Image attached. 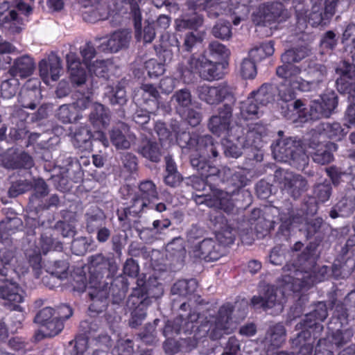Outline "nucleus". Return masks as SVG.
Instances as JSON below:
<instances>
[{
  "mask_svg": "<svg viewBox=\"0 0 355 355\" xmlns=\"http://www.w3.org/2000/svg\"><path fill=\"white\" fill-rule=\"evenodd\" d=\"M21 225V220L17 217L6 218L0 222V242L9 245L10 235Z\"/></svg>",
  "mask_w": 355,
  "mask_h": 355,
  "instance_id": "72a5a7b5",
  "label": "nucleus"
},
{
  "mask_svg": "<svg viewBox=\"0 0 355 355\" xmlns=\"http://www.w3.org/2000/svg\"><path fill=\"white\" fill-rule=\"evenodd\" d=\"M196 149L194 151L195 154H200V155L208 158L218 157L217 144L214 142L211 136L198 135Z\"/></svg>",
  "mask_w": 355,
  "mask_h": 355,
  "instance_id": "c85d7f7f",
  "label": "nucleus"
},
{
  "mask_svg": "<svg viewBox=\"0 0 355 355\" xmlns=\"http://www.w3.org/2000/svg\"><path fill=\"white\" fill-rule=\"evenodd\" d=\"M305 64L304 71L306 73V78L297 75V80L301 83L302 92H317L321 89L326 80L327 73L326 67L312 60H306Z\"/></svg>",
  "mask_w": 355,
  "mask_h": 355,
  "instance_id": "9b49d317",
  "label": "nucleus"
},
{
  "mask_svg": "<svg viewBox=\"0 0 355 355\" xmlns=\"http://www.w3.org/2000/svg\"><path fill=\"white\" fill-rule=\"evenodd\" d=\"M251 94L256 102L261 107L266 106L275 101L273 88L270 85L263 84L257 91L252 92Z\"/></svg>",
  "mask_w": 355,
  "mask_h": 355,
  "instance_id": "37998d69",
  "label": "nucleus"
},
{
  "mask_svg": "<svg viewBox=\"0 0 355 355\" xmlns=\"http://www.w3.org/2000/svg\"><path fill=\"white\" fill-rule=\"evenodd\" d=\"M139 198L142 200H152L158 198L156 186L152 181L146 180L140 184Z\"/></svg>",
  "mask_w": 355,
  "mask_h": 355,
  "instance_id": "0e129e2a",
  "label": "nucleus"
},
{
  "mask_svg": "<svg viewBox=\"0 0 355 355\" xmlns=\"http://www.w3.org/2000/svg\"><path fill=\"white\" fill-rule=\"evenodd\" d=\"M261 210L260 209H254L252 211V216L250 219L252 225L254 223V229L256 231L257 236H264L269 232L270 228L272 227V221L270 220H265L261 217Z\"/></svg>",
  "mask_w": 355,
  "mask_h": 355,
  "instance_id": "a19ab883",
  "label": "nucleus"
},
{
  "mask_svg": "<svg viewBox=\"0 0 355 355\" xmlns=\"http://www.w3.org/2000/svg\"><path fill=\"white\" fill-rule=\"evenodd\" d=\"M63 327L62 321L58 320V317H53L50 321L40 325L35 334V338L40 340L44 337L55 336L62 330Z\"/></svg>",
  "mask_w": 355,
  "mask_h": 355,
  "instance_id": "473e14b6",
  "label": "nucleus"
},
{
  "mask_svg": "<svg viewBox=\"0 0 355 355\" xmlns=\"http://www.w3.org/2000/svg\"><path fill=\"white\" fill-rule=\"evenodd\" d=\"M131 34L127 30L114 32L108 39L103 41L98 46V49L104 53H116L128 46Z\"/></svg>",
  "mask_w": 355,
  "mask_h": 355,
  "instance_id": "6ab92c4d",
  "label": "nucleus"
},
{
  "mask_svg": "<svg viewBox=\"0 0 355 355\" xmlns=\"http://www.w3.org/2000/svg\"><path fill=\"white\" fill-rule=\"evenodd\" d=\"M261 105L256 102L254 98L251 95L245 101L241 103V114L245 119H248L251 116L257 115L259 112Z\"/></svg>",
  "mask_w": 355,
  "mask_h": 355,
  "instance_id": "6e6d98bb",
  "label": "nucleus"
},
{
  "mask_svg": "<svg viewBox=\"0 0 355 355\" xmlns=\"http://www.w3.org/2000/svg\"><path fill=\"white\" fill-rule=\"evenodd\" d=\"M38 67L40 76L46 83L50 78L53 81L58 80L62 71V60L53 52L39 62Z\"/></svg>",
  "mask_w": 355,
  "mask_h": 355,
  "instance_id": "f3484780",
  "label": "nucleus"
},
{
  "mask_svg": "<svg viewBox=\"0 0 355 355\" xmlns=\"http://www.w3.org/2000/svg\"><path fill=\"white\" fill-rule=\"evenodd\" d=\"M137 151L152 162L157 163L161 160L162 150L159 144L146 135L141 136Z\"/></svg>",
  "mask_w": 355,
  "mask_h": 355,
  "instance_id": "b1692460",
  "label": "nucleus"
},
{
  "mask_svg": "<svg viewBox=\"0 0 355 355\" xmlns=\"http://www.w3.org/2000/svg\"><path fill=\"white\" fill-rule=\"evenodd\" d=\"M284 6L281 3L272 2L263 4L259 8L260 17L264 21H271L278 19L282 15Z\"/></svg>",
  "mask_w": 355,
  "mask_h": 355,
  "instance_id": "4c0bfd02",
  "label": "nucleus"
},
{
  "mask_svg": "<svg viewBox=\"0 0 355 355\" xmlns=\"http://www.w3.org/2000/svg\"><path fill=\"white\" fill-rule=\"evenodd\" d=\"M338 105V97L334 94L324 96L311 102L309 115L311 119L328 118Z\"/></svg>",
  "mask_w": 355,
  "mask_h": 355,
  "instance_id": "a211bd4d",
  "label": "nucleus"
},
{
  "mask_svg": "<svg viewBox=\"0 0 355 355\" xmlns=\"http://www.w3.org/2000/svg\"><path fill=\"white\" fill-rule=\"evenodd\" d=\"M1 165L7 169H30L34 165L33 157L26 152L10 148L3 153Z\"/></svg>",
  "mask_w": 355,
  "mask_h": 355,
  "instance_id": "4468645a",
  "label": "nucleus"
},
{
  "mask_svg": "<svg viewBox=\"0 0 355 355\" xmlns=\"http://www.w3.org/2000/svg\"><path fill=\"white\" fill-rule=\"evenodd\" d=\"M308 55V49L303 46L288 49L282 55V61L284 64L280 67H297L293 64L300 62Z\"/></svg>",
  "mask_w": 355,
  "mask_h": 355,
  "instance_id": "f704fd0d",
  "label": "nucleus"
},
{
  "mask_svg": "<svg viewBox=\"0 0 355 355\" xmlns=\"http://www.w3.org/2000/svg\"><path fill=\"white\" fill-rule=\"evenodd\" d=\"M205 33L200 31H190L184 37L182 48L187 52L192 51L193 49L204 40Z\"/></svg>",
  "mask_w": 355,
  "mask_h": 355,
  "instance_id": "5fc2aeb1",
  "label": "nucleus"
},
{
  "mask_svg": "<svg viewBox=\"0 0 355 355\" xmlns=\"http://www.w3.org/2000/svg\"><path fill=\"white\" fill-rule=\"evenodd\" d=\"M104 257L101 254H96L90 258V276L88 283L85 282L83 275H79L73 284V290L78 292H84L86 288L89 291V295L92 304L89 310L92 312H102L107 306V300L110 293V282L102 281L103 275L101 272L96 273V268L103 263Z\"/></svg>",
  "mask_w": 355,
  "mask_h": 355,
  "instance_id": "39448f33",
  "label": "nucleus"
},
{
  "mask_svg": "<svg viewBox=\"0 0 355 355\" xmlns=\"http://www.w3.org/2000/svg\"><path fill=\"white\" fill-rule=\"evenodd\" d=\"M230 123L223 121L217 115L212 116L208 123L209 130L218 136L225 134L230 128Z\"/></svg>",
  "mask_w": 355,
  "mask_h": 355,
  "instance_id": "680f3d73",
  "label": "nucleus"
},
{
  "mask_svg": "<svg viewBox=\"0 0 355 355\" xmlns=\"http://www.w3.org/2000/svg\"><path fill=\"white\" fill-rule=\"evenodd\" d=\"M247 178L241 173H234L230 180V184L232 185V188L229 187L225 190H222L218 188H211L209 186L211 194L209 198L206 200H228L234 195L239 193L241 189L245 185Z\"/></svg>",
  "mask_w": 355,
  "mask_h": 355,
  "instance_id": "412c9836",
  "label": "nucleus"
},
{
  "mask_svg": "<svg viewBox=\"0 0 355 355\" xmlns=\"http://www.w3.org/2000/svg\"><path fill=\"white\" fill-rule=\"evenodd\" d=\"M198 134L196 132H182L177 135V141L184 154L194 153L198 144Z\"/></svg>",
  "mask_w": 355,
  "mask_h": 355,
  "instance_id": "e433bc0d",
  "label": "nucleus"
},
{
  "mask_svg": "<svg viewBox=\"0 0 355 355\" xmlns=\"http://www.w3.org/2000/svg\"><path fill=\"white\" fill-rule=\"evenodd\" d=\"M352 336L353 334L350 329L342 330L338 329L335 332H332L331 335L329 336L326 339L330 344H333L334 347H339L348 343Z\"/></svg>",
  "mask_w": 355,
  "mask_h": 355,
  "instance_id": "864d4df0",
  "label": "nucleus"
},
{
  "mask_svg": "<svg viewBox=\"0 0 355 355\" xmlns=\"http://www.w3.org/2000/svg\"><path fill=\"white\" fill-rule=\"evenodd\" d=\"M266 341L271 346L278 347L286 340V329L281 323L269 327L266 335Z\"/></svg>",
  "mask_w": 355,
  "mask_h": 355,
  "instance_id": "c9c22d12",
  "label": "nucleus"
},
{
  "mask_svg": "<svg viewBox=\"0 0 355 355\" xmlns=\"http://www.w3.org/2000/svg\"><path fill=\"white\" fill-rule=\"evenodd\" d=\"M62 169V178L60 182L65 184L67 180H70L74 182H78L82 180L83 172L81 171L80 164L78 160L71 157L63 160Z\"/></svg>",
  "mask_w": 355,
  "mask_h": 355,
  "instance_id": "bb28decb",
  "label": "nucleus"
},
{
  "mask_svg": "<svg viewBox=\"0 0 355 355\" xmlns=\"http://www.w3.org/2000/svg\"><path fill=\"white\" fill-rule=\"evenodd\" d=\"M332 145L333 144L320 146V148H317L312 153L311 157L313 162L320 165H325L331 162L334 159V155L330 146Z\"/></svg>",
  "mask_w": 355,
  "mask_h": 355,
  "instance_id": "de8ad7c7",
  "label": "nucleus"
},
{
  "mask_svg": "<svg viewBox=\"0 0 355 355\" xmlns=\"http://www.w3.org/2000/svg\"><path fill=\"white\" fill-rule=\"evenodd\" d=\"M302 69L300 67H278L276 74L283 79L277 86L278 96L284 103H289L295 99L296 90L302 92L301 83L297 80Z\"/></svg>",
  "mask_w": 355,
  "mask_h": 355,
  "instance_id": "9d476101",
  "label": "nucleus"
},
{
  "mask_svg": "<svg viewBox=\"0 0 355 355\" xmlns=\"http://www.w3.org/2000/svg\"><path fill=\"white\" fill-rule=\"evenodd\" d=\"M89 120L93 126L98 129L106 128L110 120L109 110L102 104L94 103L92 105Z\"/></svg>",
  "mask_w": 355,
  "mask_h": 355,
  "instance_id": "c756f323",
  "label": "nucleus"
},
{
  "mask_svg": "<svg viewBox=\"0 0 355 355\" xmlns=\"http://www.w3.org/2000/svg\"><path fill=\"white\" fill-rule=\"evenodd\" d=\"M92 133L86 127H80L74 132L73 144L81 150H88L92 147Z\"/></svg>",
  "mask_w": 355,
  "mask_h": 355,
  "instance_id": "ea45409f",
  "label": "nucleus"
},
{
  "mask_svg": "<svg viewBox=\"0 0 355 355\" xmlns=\"http://www.w3.org/2000/svg\"><path fill=\"white\" fill-rule=\"evenodd\" d=\"M171 102L175 105L176 111L181 114L185 112L193 102V97L189 89L184 88L175 91L171 98Z\"/></svg>",
  "mask_w": 355,
  "mask_h": 355,
  "instance_id": "2f4dec72",
  "label": "nucleus"
},
{
  "mask_svg": "<svg viewBox=\"0 0 355 355\" xmlns=\"http://www.w3.org/2000/svg\"><path fill=\"white\" fill-rule=\"evenodd\" d=\"M315 255V247L307 246L306 252L298 257L297 266L287 263L283 268L278 287L264 286L259 295L252 297L251 305L266 311L272 309L271 314H279L291 293L304 292L327 280L330 276V270L326 266L317 264Z\"/></svg>",
  "mask_w": 355,
  "mask_h": 355,
  "instance_id": "f257e3e1",
  "label": "nucleus"
},
{
  "mask_svg": "<svg viewBox=\"0 0 355 355\" xmlns=\"http://www.w3.org/2000/svg\"><path fill=\"white\" fill-rule=\"evenodd\" d=\"M37 89H24L19 93V102L21 106L34 110L36 107Z\"/></svg>",
  "mask_w": 355,
  "mask_h": 355,
  "instance_id": "bf43d9fd",
  "label": "nucleus"
},
{
  "mask_svg": "<svg viewBox=\"0 0 355 355\" xmlns=\"http://www.w3.org/2000/svg\"><path fill=\"white\" fill-rule=\"evenodd\" d=\"M336 73L339 74V78H345L349 79L355 78V65L352 64L345 60L341 61L336 69Z\"/></svg>",
  "mask_w": 355,
  "mask_h": 355,
  "instance_id": "774afa93",
  "label": "nucleus"
},
{
  "mask_svg": "<svg viewBox=\"0 0 355 355\" xmlns=\"http://www.w3.org/2000/svg\"><path fill=\"white\" fill-rule=\"evenodd\" d=\"M143 32L141 31V22L140 26L138 28H135V37L138 41L143 40L145 43H150L155 37V26L153 24H150L146 21Z\"/></svg>",
  "mask_w": 355,
  "mask_h": 355,
  "instance_id": "052dcab7",
  "label": "nucleus"
},
{
  "mask_svg": "<svg viewBox=\"0 0 355 355\" xmlns=\"http://www.w3.org/2000/svg\"><path fill=\"white\" fill-rule=\"evenodd\" d=\"M212 35L220 40H228L232 36L231 25L229 22L220 21L212 28Z\"/></svg>",
  "mask_w": 355,
  "mask_h": 355,
  "instance_id": "69168bd1",
  "label": "nucleus"
},
{
  "mask_svg": "<svg viewBox=\"0 0 355 355\" xmlns=\"http://www.w3.org/2000/svg\"><path fill=\"white\" fill-rule=\"evenodd\" d=\"M197 282L195 279L179 280L176 282L171 288L173 295H179L180 296H187L191 295L196 291Z\"/></svg>",
  "mask_w": 355,
  "mask_h": 355,
  "instance_id": "a18cd8bd",
  "label": "nucleus"
},
{
  "mask_svg": "<svg viewBox=\"0 0 355 355\" xmlns=\"http://www.w3.org/2000/svg\"><path fill=\"white\" fill-rule=\"evenodd\" d=\"M0 297L9 309L22 311L19 304L24 301L25 293L16 283L8 280L3 282L0 286Z\"/></svg>",
  "mask_w": 355,
  "mask_h": 355,
  "instance_id": "dca6fc26",
  "label": "nucleus"
},
{
  "mask_svg": "<svg viewBox=\"0 0 355 355\" xmlns=\"http://www.w3.org/2000/svg\"><path fill=\"white\" fill-rule=\"evenodd\" d=\"M285 187L290 189H303L306 186V181L300 175L295 174L286 170L282 179V183Z\"/></svg>",
  "mask_w": 355,
  "mask_h": 355,
  "instance_id": "3c124183",
  "label": "nucleus"
},
{
  "mask_svg": "<svg viewBox=\"0 0 355 355\" xmlns=\"http://www.w3.org/2000/svg\"><path fill=\"white\" fill-rule=\"evenodd\" d=\"M35 69V64L32 58L27 55L15 59L9 69L12 76H19L25 78L31 76Z\"/></svg>",
  "mask_w": 355,
  "mask_h": 355,
  "instance_id": "cd10ccee",
  "label": "nucleus"
},
{
  "mask_svg": "<svg viewBox=\"0 0 355 355\" xmlns=\"http://www.w3.org/2000/svg\"><path fill=\"white\" fill-rule=\"evenodd\" d=\"M271 148L275 159L288 162L299 170H304L309 164V157L300 140L291 137L281 138L272 144Z\"/></svg>",
  "mask_w": 355,
  "mask_h": 355,
  "instance_id": "0eeeda50",
  "label": "nucleus"
},
{
  "mask_svg": "<svg viewBox=\"0 0 355 355\" xmlns=\"http://www.w3.org/2000/svg\"><path fill=\"white\" fill-rule=\"evenodd\" d=\"M189 305L182 303L180 313L173 320H168L163 330L164 336L167 338L164 343L166 353L173 354L180 349L179 343L171 337L174 334L184 333L191 336L184 338L189 349H191L209 337L211 340H218L225 334H231L236 329V322L231 318L234 306L227 302L219 309L218 315L214 316L209 311L200 313L198 309L191 310L186 313Z\"/></svg>",
  "mask_w": 355,
  "mask_h": 355,
  "instance_id": "f03ea898",
  "label": "nucleus"
},
{
  "mask_svg": "<svg viewBox=\"0 0 355 355\" xmlns=\"http://www.w3.org/2000/svg\"><path fill=\"white\" fill-rule=\"evenodd\" d=\"M56 116L63 123H76L82 118V115L72 104L60 105L57 110Z\"/></svg>",
  "mask_w": 355,
  "mask_h": 355,
  "instance_id": "58836bf2",
  "label": "nucleus"
},
{
  "mask_svg": "<svg viewBox=\"0 0 355 355\" xmlns=\"http://www.w3.org/2000/svg\"><path fill=\"white\" fill-rule=\"evenodd\" d=\"M208 207H216L210 214V220L214 226L216 241L206 239L196 245L193 250V255L205 261L218 260L225 253V247L232 244L235 240L236 230L232 228L222 214L234 213V201H201Z\"/></svg>",
  "mask_w": 355,
  "mask_h": 355,
  "instance_id": "7ed1b4c3",
  "label": "nucleus"
},
{
  "mask_svg": "<svg viewBox=\"0 0 355 355\" xmlns=\"http://www.w3.org/2000/svg\"><path fill=\"white\" fill-rule=\"evenodd\" d=\"M164 288L155 277H149L146 281L145 275H139L137 286L128 297L127 306L132 309L130 325L136 328L141 324L146 316V310L151 303V298H158L163 295Z\"/></svg>",
  "mask_w": 355,
  "mask_h": 355,
  "instance_id": "20e7f679",
  "label": "nucleus"
},
{
  "mask_svg": "<svg viewBox=\"0 0 355 355\" xmlns=\"http://www.w3.org/2000/svg\"><path fill=\"white\" fill-rule=\"evenodd\" d=\"M286 106H282V113L288 119H293L300 116L306 110L305 104L301 100H293L286 103Z\"/></svg>",
  "mask_w": 355,
  "mask_h": 355,
  "instance_id": "c03bdc74",
  "label": "nucleus"
},
{
  "mask_svg": "<svg viewBox=\"0 0 355 355\" xmlns=\"http://www.w3.org/2000/svg\"><path fill=\"white\" fill-rule=\"evenodd\" d=\"M135 354L134 343L129 338H120L112 350V355H133Z\"/></svg>",
  "mask_w": 355,
  "mask_h": 355,
  "instance_id": "13d9d810",
  "label": "nucleus"
},
{
  "mask_svg": "<svg viewBox=\"0 0 355 355\" xmlns=\"http://www.w3.org/2000/svg\"><path fill=\"white\" fill-rule=\"evenodd\" d=\"M105 216L100 209H95L92 213L87 214V229L92 232L103 224Z\"/></svg>",
  "mask_w": 355,
  "mask_h": 355,
  "instance_id": "e2e57ef3",
  "label": "nucleus"
},
{
  "mask_svg": "<svg viewBox=\"0 0 355 355\" xmlns=\"http://www.w3.org/2000/svg\"><path fill=\"white\" fill-rule=\"evenodd\" d=\"M355 211V201H338L330 211L332 218L349 216Z\"/></svg>",
  "mask_w": 355,
  "mask_h": 355,
  "instance_id": "09e8293b",
  "label": "nucleus"
},
{
  "mask_svg": "<svg viewBox=\"0 0 355 355\" xmlns=\"http://www.w3.org/2000/svg\"><path fill=\"white\" fill-rule=\"evenodd\" d=\"M104 97L113 105L123 106L128 101L125 87L121 83L115 87L106 86L105 87Z\"/></svg>",
  "mask_w": 355,
  "mask_h": 355,
  "instance_id": "7c9ffc66",
  "label": "nucleus"
},
{
  "mask_svg": "<svg viewBox=\"0 0 355 355\" xmlns=\"http://www.w3.org/2000/svg\"><path fill=\"white\" fill-rule=\"evenodd\" d=\"M19 87V80L15 76L3 80L1 84V96L7 99L12 98L18 92Z\"/></svg>",
  "mask_w": 355,
  "mask_h": 355,
  "instance_id": "603ef678",
  "label": "nucleus"
},
{
  "mask_svg": "<svg viewBox=\"0 0 355 355\" xmlns=\"http://www.w3.org/2000/svg\"><path fill=\"white\" fill-rule=\"evenodd\" d=\"M58 248H62L60 244L53 246V239L42 235L40 239V248L36 247L34 250H26V256L28 259V263L33 268L35 275H38L41 268V253L46 254L51 249L57 250Z\"/></svg>",
  "mask_w": 355,
  "mask_h": 355,
  "instance_id": "aec40b11",
  "label": "nucleus"
},
{
  "mask_svg": "<svg viewBox=\"0 0 355 355\" xmlns=\"http://www.w3.org/2000/svg\"><path fill=\"white\" fill-rule=\"evenodd\" d=\"M201 6L209 17L216 18L223 14L226 3L223 0H206Z\"/></svg>",
  "mask_w": 355,
  "mask_h": 355,
  "instance_id": "8fccbe9b",
  "label": "nucleus"
},
{
  "mask_svg": "<svg viewBox=\"0 0 355 355\" xmlns=\"http://www.w3.org/2000/svg\"><path fill=\"white\" fill-rule=\"evenodd\" d=\"M266 135V128L260 123L248 125L245 137H241L246 148L254 147L260 149L263 147V137Z\"/></svg>",
  "mask_w": 355,
  "mask_h": 355,
  "instance_id": "a878e982",
  "label": "nucleus"
},
{
  "mask_svg": "<svg viewBox=\"0 0 355 355\" xmlns=\"http://www.w3.org/2000/svg\"><path fill=\"white\" fill-rule=\"evenodd\" d=\"M28 270V266L24 262H19L12 249L0 248V275H11L15 273L19 277Z\"/></svg>",
  "mask_w": 355,
  "mask_h": 355,
  "instance_id": "ddd939ff",
  "label": "nucleus"
},
{
  "mask_svg": "<svg viewBox=\"0 0 355 355\" xmlns=\"http://www.w3.org/2000/svg\"><path fill=\"white\" fill-rule=\"evenodd\" d=\"M24 26V21L23 18L16 11L13 12V15H11L6 19H4L3 22L0 23V26L10 35L20 33L23 30Z\"/></svg>",
  "mask_w": 355,
  "mask_h": 355,
  "instance_id": "79ce46f5",
  "label": "nucleus"
},
{
  "mask_svg": "<svg viewBox=\"0 0 355 355\" xmlns=\"http://www.w3.org/2000/svg\"><path fill=\"white\" fill-rule=\"evenodd\" d=\"M326 303L319 302L315 309L304 315V318L296 324V329L301 331L292 340L293 347L299 349L298 355H311L313 344L323 330L321 324L327 317Z\"/></svg>",
  "mask_w": 355,
  "mask_h": 355,
  "instance_id": "423d86ee",
  "label": "nucleus"
},
{
  "mask_svg": "<svg viewBox=\"0 0 355 355\" xmlns=\"http://www.w3.org/2000/svg\"><path fill=\"white\" fill-rule=\"evenodd\" d=\"M197 94L200 100L209 105H217L225 98L232 97V88L225 82L214 86H199L197 88Z\"/></svg>",
  "mask_w": 355,
  "mask_h": 355,
  "instance_id": "f8f14e48",
  "label": "nucleus"
},
{
  "mask_svg": "<svg viewBox=\"0 0 355 355\" xmlns=\"http://www.w3.org/2000/svg\"><path fill=\"white\" fill-rule=\"evenodd\" d=\"M336 0H318L313 1L309 22L313 26L325 24L336 13Z\"/></svg>",
  "mask_w": 355,
  "mask_h": 355,
  "instance_id": "2eb2a0df",
  "label": "nucleus"
},
{
  "mask_svg": "<svg viewBox=\"0 0 355 355\" xmlns=\"http://www.w3.org/2000/svg\"><path fill=\"white\" fill-rule=\"evenodd\" d=\"M224 147V153L226 157L238 158L243 154L242 150L246 148L241 137L236 139V141L234 142L230 139H225L223 142Z\"/></svg>",
  "mask_w": 355,
  "mask_h": 355,
  "instance_id": "49530a36",
  "label": "nucleus"
},
{
  "mask_svg": "<svg viewBox=\"0 0 355 355\" xmlns=\"http://www.w3.org/2000/svg\"><path fill=\"white\" fill-rule=\"evenodd\" d=\"M66 60L71 82L78 86L84 84L87 80V71L76 54L69 52L66 55Z\"/></svg>",
  "mask_w": 355,
  "mask_h": 355,
  "instance_id": "393cba45",
  "label": "nucleus"
},
{
  "mask_svg": "<svg viewBox=\"0 0 355 355\" xmlns=\"http://www.w3.org/2000/svg\"><path fill=\"white\" fill-rule=\"evenodd\" d=\"M178 70L184 83L191 82L194 73H198L202 80L209 82L223 77L220 63L211 61L203 55L196 57L192 55L187 61V65L181 64Z\"/></svg>",
  "mask_w": 355,
  "mask_h": 355,
  "instance_id": "6e6552de",
  "label": "nucleus"
},
{
  "mask_svg": "<svg viewBox=\"0 0 355 355\" xmlns=\"http://www.w3.org/2000/svg\"><path fill=\"white\" fill-rule=\"evenodd\" d=\"M303 208H306V212L302 216L297 214L296 216L286 218L283 214L279 215L280 220L282 223L281 230L286 229L291 230L297 228L300 232H304L306 237L309 238L318 232L322 224L321 218H311L318 210L317 201H305L302 205Z\"/></svg>",
  "mask_w": 355,
  "mask_h": 355,
  "instance_id": "1a4fd4ad",
  "label": "nucleus"
},
{
  "mask_svg": "<svg viewBox=\"0 0 355 355\" xmlns=\"http://www.w3.org/2000/svg\"><path fill=\"white\" fill-rule=\"evenodd\" d=\"M205 157L200 155V154L191 153L189 155V163L200 176L203 187H205V180L211 176L218 175L220 173V170L216 166L207 162Z\"/></svg>",
  "mask_w": 355,
  "mask_h": 355,
  "instance_id": "5701e85b",
  "label": "nucleus"
},
{
  "mask_svg": "<svg viewBox=\"0 0 355 355\" xmlns=\"http://www.w3.org/2000/svg\"><path fill=\"white\" fill-rule=\"evenodd\" d=\"M110 138L113 146L118 150L129 149L136 139L128 125L123 123L110 132Z\"/></svg>",
  "mask_w": 355,
  "mask_h": 355,
  "instance_id": "4be33fe9",
  "label": "nucleus"
},
{
  "mask_svg": "<svg viewBox=\"0 0 355 355\" xmlns=\"http://www.w3.org/2000/svg\"><path fill=\"white\" fill-rule=\"evenodd\" d=\"M203 24V17L199 15H194L187 18L176 20V26L178 31L184 29H195L201 26Z\"/></svg>",
  "mask_w": 355,
  "mask_h": 355,
  "instance_id": "4d7b16f0",
  "label": "nucleus"
},
{
  "mask_svg": "<svg viewBox=\"0 0 355 355\" xmlns=\"http://www.w3.org/2000/svg\"><path fill=\"white\" fill-rule=\"evenodd\" d=\"M32 187L31 182L28 180H19L13 182L8 190V196L11 198L18 197L20 194H22Z\"/></svg>",
  "mask_w": 355,
  "mask_h": 355,
  "instance_id": "338daca9",
  "label": "nucleus"
}]
</instances>
